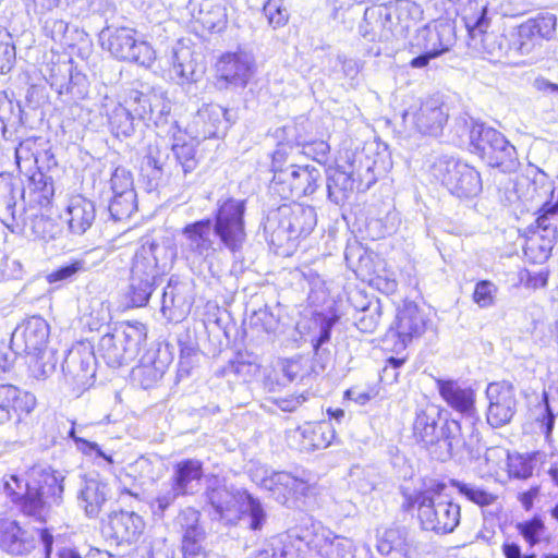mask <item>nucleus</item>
Listing matches in <instances>:
<instances>
[{"label": "nucleus", "instance_id": "1", "mask_svg": "<svg viewBox=\"0 0 558 558\" xmlns=\"http://www.w3.org/2000/svg\"><path fill=\"white\" fill-rule=\"evenodd\" d=\"M442 410L433 403L417 407L413 422V436L439 460H446L474 445L463 432L462 423L454 418L441 420Z\"/></svg>", "mask_w": 558, "mask_h": 558}, {"label": "nucleus", "instance_id": "2", "mask_svg": "<svg viewBox=\"0 0 558 558\" xmlns=\"http://www.w3.org/2000/svg\"><path fill=\"white\" fill-rule=\"evenodd\" d=\"M32 475L39 476L38 483H24L16 475H10L4 481L3 492L23 515L43 524L49 513V495L60 497L63 486L54 472L33 469Z\"/></svg>", "mask_w": 558, "mask_h": 558}, {"label": "nucleus", "instance_id": "3", "mask_svg": "<svg viewBox=\"0 0 558 558\" xmlns=\"http://www.w3.org/2000/svg\"><path fill=\"white\" fill-rule=\"evenodd\" d=\"M173 253L162 243L148 242L136 251L130 278V295L134 306H144L171 266Z\"/></svg>", "mask_w": 558, "mask_h": 558}, {"label": "nucleus", "instance_id": "4", "mask_svg": "<svg viewBox=\"0 0 558 558\" xmlns=\"http://www.w3.org/2000/svg\"><path fill=\"white\" fill-rule=\"evenodd\" d=\"M457 126H462L469 138V149L489 167L502 172L515 171L519 159L515 147L496 129L473 118H460Z\"/></svg>", "mask_w": 558, "mask_h": 558}, {"label": "nucleus", "instance_id": "5", "mask_svg": "<svg viewBox=\"0 0 558 558\" xmlns=\"http://www.w3.org/2000/svg\"><path fill=\"white\" fill-rule=\"evenodd\" d=\"M446 484L430 481L424 489L414 494H404L408 508L417 507L418 519L424 530L436 534L452 533L461 520V507L452 500L439 499Z\"/></svg>", "mask_w": 558, "mask_h": 558}, {"label": "nucleus", "instance_id": "6", "mask_svg": "<svg viewBox=\"0 0 558 558\" xmlns=\"http://www.w3.org/2000/svg\"><path fill=\"white\" fill-rule=\"evenodd\" d=\"M210 218L186 223L179 234V253L189 269L196 275L210 270L214 260L223 247L217 242Z\"/></svg>", "mask_w": 558, "mask_h": 558}, {"label": "nucleus", "instance_id": "7", "mask_svg": "<svg viewBox=\"0 0 558 558\" xmlns=\"http://www.w3.org/2000/svg\"><path fill=\"white\" fill-rule=\"evenodd\" d=\"M316 225L317 213L313 206L292 203L271 210L264 223V230L269 242L281 247L307 236Z\"/></svg>", "mask_w": 558, "mask_h": 558}, {"label": "nucleus", "instance_id": "8", "mask_svg": "<svg viewBox=\"0 0 558 558\" xmlns=\"http://www.w3.org/2000/svg\"><path fill=\"white\" fill-rule=\"evenodd\" d=\"M245 213V199L222 195L216 202L213 218H210L214 234L231 253L239 252L246 241Z\"/></svg>", "mask_w": 558, "mask_h": 558}, {"label": "nucleus", "instance_id": "9", "mask_svg": "<svg viewBox=\"0 0 558 558\" xmlns=\"http://www.w3.org/2000/svg\"><path fill=\"white\" fill-rule=\"evenodd\" d=\"M146 326L140 322H125L112 332L105 333L98 343V352L110 367L133 361L146 341Z\"/></svg>", "mask_w": 558, "mask_h": 558}, {"label": "nucleus", "instance_id": "10", "mask_svg": "<svg viewBox=\"0 0 558 558\" xmlns=\"http://www.w3.org/2000/svg\"><path fill=\"white\" fill-rule=\"evenodd\" d=\"M432 174L458 198H473L483 189L480 172L468 162L453 157H439L432 167Z\"/></svg>", "mask_w": 558, "mask_h": 558}, {"label": "nucleus", "instance_id": "11", "mask_svg": "<svg viewBox=\"0 0 558 558\" xmlns=\"http://www.w3.org/2000/svg\"><path fill=\"white\" fill-rule=\"evenodd\" d=\"M133 28L108 26L100 32L99 39L117 59L150 68L156 52L147 41L137 40Z\"/></svg>", "mask_w": 558, "mask_h": 558}, {"label": "nucleus", "instance_id": "12", "mask_svg": "<svg viewBox=\"0 0 558 558\" xmlns=\"http://www.w3.org/2000/svg\"><path fill=\"white\" fill-rule=\"evenodd\" d=\"M40 539L44 544L46 558L50 557L53 536L47 529H25L5 513H0V548L14 556H23L31 553Z\"/></svg>", "mask_w": 558, "mask_h": 558}, {"label": "nucleus", "instance_id": "13", "mask_svg": "<svg viewBox=\"0 0 558 558\" xmlns=\"http://www.w3.org/2000/svg\"><path fill=\"white\" fill-rule=\"evenodd\" d=\"M48 339L49 325L39 316L24 320L11 335V349L15 353H26L34 360V364L29 367L36 378L45 377L47 373L39 360L45 352Z\"/></svg>", "mask_w": 558, "mask_h": 558}, {"label": "nucleus", "instance_id": "14", "mask_svg": "<svg viewBox=\"0 0 558 558\" xmlns=\"http://www.w3.org/2000/svg\"><path fill=\"white\" fill-rule=\"evenodd\" d=\"M435 384L440 398L446 404L464 418V425L462 426L468 438L476 442L478 433L475 428V421L477 420L475 389L464 381L452 378H435Z\"/></svg>", "mask_w": 558, "mask_h": 558}, {"label": "nucleus", "instance_id": "15", "mask_svg": "<svg viewBox=\"0 0 558 558\" xmlns=\"http://www.w3.org/2000/svg\"><path fill=\"white\" fill-rule=\"evenodd\" d=\"M448 117L444 102L430 97L407 109L402 113V123L409 134L437 137L442 133Z\"/></svg>", "mask_w": 558, "mask_h": 558}, {"label": "nucleus", "instance_id": "16", "mask_svg": "<svg viewBox=\"0 0 558 558\" xmlns=\"http://www.w3.org/2000/svg\"><path fill=\"white\" fill-rule=\"evenodd\" d=\"M426 329V318L413 302H404L398 308L396 319L388 329L384 342L393 352L400 353Z\"/></svg>", "mask_w": 558, "mask_h": 558}, {"label": "nucleus", "instance_id": "17", "mask_svg": "<svg viewBox=\"0 0 558 558\" xmlns=\"http://www.w3.org/2000/svg\"><path fill=\"white\" fill-rule=\"evenodd\" d=\"M465 26L472 41L471 45L483 54L484 59L496 63L507 56V38L496 33H487L489 19L485 5L481 8L478 14L465 19Z\"/></svg>", "mask_w": 558, "mask_h": 558}, {"label": "nucleus", "instance_id": "18", "mask_svg": "<svg viewBox=\"0 0 558 558\" xmlns=\"http://www.w3.org/2000/svg\"><path fill=\"white\" fill-rule=\"evenodd\" d=\"M125 107L130 109L135 120L153 122L160 133L163 132L165 126L170 124L171 106L160 94L131 90L125 100Z\"/></svg>", "mask_w": 558, "mask_h": 558}, {"label": "nucleus", "instance_id": "19", "mask_svg": "<svg viewBox=\"0 0 558 558\" xmlns=\"http://www.w3.org/2000/svg\"><path fill=\"white\" fill-rule=\"evenodd\" d=\"M485 393L488 400L487 423L494 428L508 424L517 411L513 385L506 380L494 381L488 384Z\"/></svg>", "mask_w": 558, "mask_h": 558}, {"label": "nucleus", "instance_id": "20", "mask_svg": "<svg viewBox=\"0 0 558 558\" xmlns=\"http://www.w3.org/2000/svg\"><path fill=\"white\" fill-rule=\"evenodd\" d=\"M145 523L137 513L133 511H113L104 521L101 533L112 544H132L142 535Z\"/></svg>", "mask_w": 558, "mask_h": 558}, {"label": "nucleus", "instance_id": "21", "mask_svg": "<svg viewBox=\"0 0 558 558\" xmlns=\"http://www.w3.org/2000/svg\"><path fill=\"white\" fill-rule=\"evenodd\" d=\"M201 513L192 507L182 509L174 524L181 533L183 558H199L204 553L206 532L199 522Z\"/></svg>", "mask_w": 558, "mask_h": 558}, {"label": "nucleus", "instance_id": "22", "mask_svg": "<svg viewBox=\"0 0 558 558\" xmlns=\"http://www.w3.org/2000/svg\"><path fill=\"white\" fill-rule=\"evenodd\" d=\"M260 477L258 472L255 474V480L282 505H288L292 497L305 495L308 489V484L305 480L291 473L275 472L268 469L260 470Z\"/></svg>", "mask_w": 558, "mask_h": 558}, {"label": "nucleus", "instance_id": "23", "mask_svg": "<svg viewBox=\"0 0 558 558\" xmlns=\"http://www.w3.org/2000/svg\"><path fill=\"white\" fill-rule=\"evenodd\" d=\"M228 126V111L217 104H207L193 117L190 132L197 140H206L225 135Z\"/></svg>", "mask_w": 558, "mask_h": 558}, {"label": "nucleus", "instance_id": "24", "mask_svg": "<svg viewBox=\"0 0 558 558\" xmlns=\"http://www.w3.org/2000/svg\"><path fill=\"white\" fill-rule=\"evenodd\" d=\"M307 547L306 537L293 529L265 541L253 558H295L305 554Z\"/></svg>", "mask_w": 558, "mask_h": 558}, {"label": "nucleus", "instance_id": "25", "mask_svg": "<svg viewBox=\"0 0 558 558\" xmlns=\"http://www.w3.org/2000/svg\"><path fill=\"white\" fill-rule=\"evenodd\" d=\"M556 29V16L550 13L538 15L522 23L518 28V38L514 41L521 54L531 53L541 45L543 39H549Z\"/></svg>", "mask_w": 558, "mask_h": 558}, {"label": "nucleus", "instance_id": "26", "mask_svg": "<svg viewBox=\"0 0 558 558\" xmlns=\"http://www.w3.org/2000/svg\"><path fill=\"white\" fill-rule=\"evenodd\" d=\"M454 40V29L450 23L434 22L420 28L411 45L413 49L426 50L439 57L449 50Z\"/></svg>", "mask_w": 558, "mask_h": 558}, {"label": "nucleus", "instance_id": "27", "mask_svg": "<svg viewBox=\"0 0 558 558\" xmlns=\"http://www.w3.org/2000/svg\"><path fill=\"white\" fill-rule=\"evenodd\" d=\"M253 73V59L245 52H229L217 62L218 82L226 86L244 87Z\"/></svg>", "mask_w": 558, "mask_h": 558}, {"label": "nucleus", "instance_id": "28", "mask_svg": "<svg viewBox=\"0 0 558 558\" xmlns=\"http://www.w3.org/2000/svg\"><path fill=\"white\" fill-rule=\"evenodd\" d=\"M308 537V535H304ZM308 548H313L324 558H354L353 542L344 536L336 535L332 531L318 527L308 539Z\"/></svg>", "mask_w": 558, "mask_h": 558}, {"label": "nucleus", "instance_id": "29", "mask_svg": "<svg viewBox=\"0 0 558 558\" xmlns=\"http://www.w3.org/2000/svg\"><path fill=\"white\" fill-rule=\"evenodd\" d=\"M246 490H230L225 485L208 487L206 497L218 519L226 524H236L240 521L242 493Z\"/></svg>", "mask_w": 558, "mask_h": 558}, {"label": "nucleus", "instance_id": "30", "mask_svg": "<svg viewBox=\"0 0 558 558\" xmlns=\"http://www.w3.org/2000/svg\"><path fill=\"white\" fill-rule=\"evenodd\" d=\"M109 487L98 476L84 477L77 494V506L88 518H96L106 502Z\"/></svg>", "mask_w": 558, "mask_h": 558}, {"label": "nucleus", "instance_id": "31", "mask_svg": "<svg viewBox=\"0 0 558 558\" xmlns=\"http://www.w3.org/2000/svg\"><path fill=\"white\" fill-rule=\"evenodd\" d=\"M384 7L367 8L359 25V34L367 41H388L396 37Z\"/></svg>", "mask_w": 558, "mask_h": 558}, {"label": "nucleus", "instance_id": "32", "mask_svg": "<svg viewBox=\"0 0 558 558\" xmlns=\"http://www.w3.org/2000/svg\"><path fill=\"white\" fill-rule=\"evenodd\" d=\"M186 9L196 22L210 32H221L226 27V8L214 0H189Z\"/></svg>", "mask_w": 558, "mask_h": 558}, {"label": "nucleus", "instance_id": "33", "mask_svg": "<svg viewBox=\"0 0 558 558\" xmlns=\"http://www.w3.org/2000/svg\"><path fill=\"white\" fill-rule=\"evenodd\" d=\"M204 476V464L197 459H183L173 464L170 480L186 496L196 494Z\"/></svg>", "mask_w": 558, "mask_h": 558}, {"label": "nucleus", "instance_id": "34", "mask_svg": "<svg viewBox=\"0 0 558 558\" xmlns=\"http://www.w3.org/2000/svg\"><path fill=\"white\" fill-rule=\"evenodd\" d=\"M386 9L396 37H403L409 29L422 19L423 10L420 4L410 0H398Z\"/></svg>", "mask_w": 558, "mask_h": 558}, {"label": "nucleus", "instance_id": "35", "mask_svg": "<svg viewBox=\"0 0 558 558\" xmlns=\"http://www.w3.org/2000/svg\"><path fill=\"white\" fill-rule=\"evenodd\" d=\"M80 361V371L75 374L78 387L77 397L93 386L96 375V355L89 341H78L72 344V360Z\"/></svg>", "mask_w": 558, "mask_h": 558}, {"label": "nucleus", "instance_id": "36", "mask_svg": "<svg viewBox=\"0 0 558 558\" xmlns=\"http://www.w3.org/2000/svg\"><path fill=\"white\" fill-rule=\"evenodd\" d=\"M36 405L33 393L13 385H0V424L10 420L11 411L29 413Z\"/></svg>", "mask_w": 558, "mask_h": 558}, {"label": "nucleus", "instance_id": "37", "mask_svg": "<svg viewBox=\"0 0 558 558\" xmlns=\"http://www.w3.org/2000/svg\"><path fill=\"white\" fill-rule=\"evenodd\" d=\"M191 311V302L185 295V287L181 283H172L169 280L163 289L161 299V313L169 322H181Z\"/></svg>", "mask_w": 558, "mask_h": 558}, {"label": "nucleus", "instance_id": "38", "mask_svg": "<svg viewBox=\"0 0 558 558\" xmlns=\"http://www.w3.org/2000/svg\"><path fill=\"white\" fill-rule=\"evenodd\" d=\"M342 166L352 177L359 191H367L377 180L376 161L364 150L352 153Z\"/></svg>", "mask_w": 558, "mask_h": 558}, {"label": "nucleus", "instance_id": "39", "mask_svg": "<svg viewBox=\"0 0 558 558\" xmlns=\"http://www.w3.org/2000/svg\"><path fill=\"white\" fill-rule=\"evenodd\" d=\"M326 185L328 198L336 205H343L356 187L352 177L342 165L329 167L326 170Z\"/></svg>", "mask_w": 558, "mask_h": 558}, {"label": "nucleus", "instance_id": "40", "mask_svg": "<svg viewBox=\"0 0 558 558\" xmlns=\"http://www.w3.org/2000/svg\"><path fill=\"white\" fill-rule=\"evenodd\" d=\"M411 542L408 538V531L404 527L385 529L377 532L376 548L380 555L387 556L397 553L407 557L411 549Z\"/></svg>", "mask_w": 558, "mask_h": 558}, {"label": "nucleus", "instance_id": "41", "mask_svg": "<svg viewBox=\"0 0 558 558\" xmlns=\"http://www.w3.org/2000/svg\"><path fill=\"white\" fill-rule=\"evenodd\" d=\"M166 135L171 136L172 144L171 149L173 151V155L181 166L184 173H189L193 171L196 168L197 160L195 158V146L191 143H180L182 131L178 126L175 121H171L169 124L168 130H163Z\"/></svg>", "mask_w": 558, "mask_h": 558}, {"label": "nucleus", "instance_id": "42", "mask_svg": "<svg viewBox=\"0 0 558 558\" xmlns=\"http://www.w3.org/2000/svg\"><path fill=\"white\" fill-rule=\"evenodd\" d=\"M302 437V449L313 451L328 447L333 437L335 430L329 423L305 424L298 429Z\"/></svg>", "mask_w": 558, "mask_h": 558}, {"label": "nucleus", "instance_id": "43", "mask_svg": "<svg viewBox=\"0 0 558 558\" xmlns=\"http://www.w3.org/2000/svg\"><path fill=\"white\" fill-rule=\"evenodd\" d=\"M94 203L82 195L72 196V233L83 234L95 220Z\"/></svg>", "mask_w": 558, "mask_h": 558}, {"label": "nucleus", "instance_id": "44", "mask_svg": "<svg viewBox=\"0 0 558 558\" xmlns=\"http://www.w3.org/2000/svg\"><path fill=\"white\" fill-rule=\"evenodd\" d=\"M242 498L240 520H246L247 526L253 531L262 530L267 521V513L263 504L247 490L242 493Z\"/></svg>", "mask_w": 558, "mask_h": 558}, {"label": "nucleus", "instance_id": "45", "mask_svg": "<svg viewBox=\"0 0 558 558\" xmlns=\"http://www.w3.org/2000/svg\"><path fill=\"white\" fill-rule=\"evenodd\" d=\"M449 485L454 488L461 497L477 505L478 507L490 506L497 499L496 495L475 483L451 478L449 481Z\"/></svg>", "mask_w": 558, "mask_h": 558}, {"label": "nucleus", "instance_id": "46", "mask_svg": "<svg viewBox=\"0 0 558 558\" xmlns=\"http://www.w3.org/2000/svg\"><path fill=\"white\" fill-rule=\"evenodd\" d=\"M15 191L13 183L7 179H0V220L11 231L19 227L15 221Z\"/></svg>", "mask_w": 558, "mask_h": 558}, {"label": "nucleus", "instance_id": "47", "mask_svg": "<svg viewBox=\"0 0 558 558\" xmlns=\"http://www.w3.org/2000/svg\"><path fill=\"white\" fill-rule=\"evenodd\" d=\"M296 163H289L284 168L274 170V177L270 182V191L282 199L294 197V184L296 179Z\"/></svg>", "mask_w": 558, "mask_h": 558}, {"label": "nucleus", "instance_id": "48", "mask_svg": "<svg viewBox=\"0 0 558 558\" xmlns=\"http://www.w3.org/2000/svg\"><path fill=\"white\" fill-rule=\"evenodd\" d=\"M322 180L320 170L314 166H299L296 167V179L294 186V197H302L312 195Z\"/></svg>", "mask_w": 558, "mask_h": 558}, {"label": "nucleus", "instance_id": "49", "mask_svg": "<svg viewBox=\"0 0 558 558\" xmlns=\"http://www.w3.org/2000/svg\"><path fill=\"white\" fill-rule=\"evenodd\" d=\"M108 121L111 132L117 136L129 137L133 134L135 129V117L130 109L123 105H117L108 113Z\"/></svg>", "mask_w": 558, "mask_h": 558}, {"label": "nucleus", "instance_id": "50", "mask_svg": "<svg viewBox=\"0 0 558 558\" xmlns=\"http://www.w3.org/2000/svg\"><path fill=\"white\" fill-rule=\"evenodd\" d=\"M381 307L378 301L367 302L362 308L353 314V320L356 328L365 333H373L380 322Z\"/></svg>", "mask_w": 558, "mask_h": 558}, {"label": "nucleus", "instance_id": "51", "mask_svg": "<svg viewBox=\"0 0 558 558\" xmlns=\"http://www.w3.org/2000/svg\"><path fill=\"white\" fill-rule=\"evenodd\" d=\"M108 209L110 216L116 221H121L131 217L136 209V193L129 191L122 195L112 194Z\"/></svg>", "mask_w": 558, "mask_h": 558}, {"label": "nucleus", "instance_id": "52", "mask_svg": "<svg viewBox=\"0 0 558 558\" xmlns=\"http://www.w3.org/2000/svg\"><path fill=\"white\" fill-rule=\"evenodd\" d=\"M543 401L545 403V413L539 418L541 426L548 438L555 425L556 414H558V380L549 387L548 392L544 391Z\"/></svg>", "mask_w": 558, "mask_h": 558}, {"label": "nucleus", "instance_id": "53", "mask_svg": "<svg viewBox=\"0 0 558 558\" xmlns=\"http://www.w3.org/2000/svg\"><path fill=\"white\" fill-rule=\"evenodd\" d=\"M515 527L530 547H534L545 538L546 526L538 517L518 522Z\"/></svg>", "mask_w": 558, "mask_h": 558}, {"label": "nucleus", "instance_id": "54", "mask_svg": "<svg viewBox=\"0 0 558 558\" xmlns=\"http://www.w3.org/2000/svg\"><path fill=\"white\" fill-rule=\"evenodd\" d=\"M263 15L272 29L286 26L290 16L284 0H267L263 5Z\"/></svg>", "mask_w": 558, "mask_h": 558}, {"label": "nucleus", "instance_id": "55", "mask_svg": "<svg viewBox=\"0 0 558 558\" xmlns=\"http://www.w3.org/2000/svg\"><path fill=\"white\" fill-rule=\"evenodd\" d=\"M305 121L290 122L275 131L277 143H284L292 148L301 147L305 140Z\"/></svg>", "mask_w": 558, "mask_h": 558}, {"label": "nucleus", "instance_id": "56", "mask_svg": "<svg viewBox=\"0 0 558 558\" xmlns=\"http://www.w3.org/2000/svg\"><path fill=\"white\" fill-rule=\"evenodd\" d=\"M280 367L289 381L303 380L312 371L310 361L303 356L283 360Z\"/></svg>", "mask_w": 558, "mask_h": 558}, {"label": "nucleus", "instance_id": "57", "mask_svg": "<svg viewBox=\"0 0 558 558\" xmlns=\"http://www.w3.org/2000/svg\"><path fill=\"white\" fill-rule=\"evenodd\" d=\"M15 46L11 34L4 28H0V73L9 72L15 62Z\"/></svg>", "mask_w": 558, "mask_h": 558}, {"label": "nucleus", "instance_id": "58", "mask_svg": "<svg viewBox=\"0 0 558 558\" xmlns=\"http://www.w3.org/2000/svg\"><path fill=\"white\" fill-rule=\"evenodd\" d=\"M498 292L497 286L489 280H481L475 284L473 301L481 308H487L495 304Z\"/></svg>", "mask_w": 558, "mask_h": 558}, {"label": "nucleus", "instance_id": "59", "mask_svg": "<svg viewBox=\"0 0 558 558\" xmlns=\"http://www.w3.org/2000/svg\"><path fill=\"white\" fill-rule=\"evenodd\" d=\"M35 141L28 138L22 143H20V145L16 147L15 149V159H16V165H17V168L23 171H32L33 168L36 166L37 163V157H36V153L34 150L35 148Z\"/></svg>", "mask_w": 558, "mask_h": 558}, {"label": "nucleus", "instance_id": "60", "mask_svg": "<svg viewBox=\"0 0 558 558\" xmlns=\"http://www.w3.org/2000/svg\"><path fill=\"white\" fill-rule=\"evenodd\" d=\"M337 62L341 65L343 77L349 82L350 86H357L361 82L360 74L364 65L363 62L345 54H338Z\"/></svg>", "mask_w": 558, "mask_h": 558}, {"label": "nucleus", "instance_id": "61", "mask_svg": "<svg viewBox=\"0 0 558 558\" xmlns=\"http://www.w3.org/2000/svg\"><path fill=\"white\" fill-rule=\"evenodd\" d=\"M112 194L122 195L126 192H135L133 174L124 167H117L110 178Z\"/></svg>", "mask_w": 558, "mask_h": 558}, {"label": "nucleus", "instance_id": "62", "mask_svg": "<svg viewBox=\"0 0 558 558\" xmlns=\"http://www.w3.org/2000/svg\"><path fill=\"white\" fill-rule=\"evenodd\" d=\"M332 324L324 322L320 326L319 333L312 340L314 349V359L320 362V368H325V363L329 360V352L323 349V345L330 340Z\"/></svg>", "mask_w": 558, "mask_h": 558}, {"label": "nucleus", "instance_id": "63", "mask_svg": "<svg viewBox=\"0 0 558 558\" xmlns=\"http://www.w3.org/2000/svg\"><path fill=\"white\" fill-rule=\"evenodd\" d=\"M248 324L257 331L271 333L276 330L278 320L267 307L254 311L250 316Z\"/></svg>", "mask_w": 558, "mask_h": 558}, {"label": "nucleus", "instance_id": "64", "mask_svg": "<svg viewBox=\"0 0 558 558\" xmlns=\"http://www.w3.org/2000/svg\"><path fill=\"white\" fill-rule=\"evenodd\" d=\"M301 153L308 158L317 161L318 163H326L328 160L330 146L325 141L307 142L306 138L301 145Z\"/></svg>", "mask_w": 558, "mask_h": 558}]
</instances>
